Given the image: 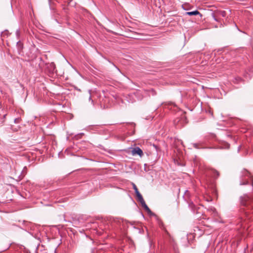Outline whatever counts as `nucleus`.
Masks as SVG:
<instances>
[{
	"label": "nucleus",
	"instance_id": "f257e3e1",
	"mask_svg": "<svg viewBox=\"0 0 253 253\" xmlns=\"http://www.w3.org/2000/svg\"><path fill=\"white\" fill-rule=\"evenodd\" d=\"M240 203L242 206L248 207L249 209L252 207L253 204V198L248 195H244L240 197Z\"/></svg>",
	"mask_w": 253,
	"mask_h": 253
},
{
	"label": "nucleus",
	"instance_id": "f03ea898",
	"mask_svg": "<svg viewBox=\"0 0 253 253\" xmlns=\"http://www.w3.org/2000/svg\"><path fill=\"white\" fill-rule=\"evenodd\" d=\"M132 153L133 155L137 154L140 156L143 155L142 150L138 147H135L132 150Z\"/></svg>",
	"mask_w": 253,
	"mask_h": 253
},
{
	"label": "nucleus",
	"instance_id": "7ed1b4c3",
	"mask_svg": "<svg viewBox=\"0 0 253 253\" xmlns=\"http://www.w3.org/2000/svg\"><path fill=\"white\" fill-rule=\"evenodd\" d=\"M144 91L148 96H154L156 94V92L152 88L150 89H145Z\"/></svg>",
	"mask_w": 253,
	"mask_h": 253
},
{
	"label": "nucleus",
	"instance_id": "20e7f679",
	"mask_svg": "<svg viewBox=\"0 0 253 253\" xmlns=\"http://www.w3.org/2000/svg\"><path fill=\"white\" fill-rule=\"evenodd\" d=\"M185 15H188L189 16L197 15H200L201 16L202 15L197 10L193 11H191V12H186L185 13Z\"/></svg>",
	"mask_w": 253,
	"mask_h": 253
},
{
	"label": "nucleus",
	"instance_id": "39448f33",
	"mask_svg": "<svg viewBox=\"0 0 253 253\" xmlns=\"http://www.w3.org/2000/svg\"><path fill=\"white\" fill-rule=\"evenodd\" d=\"M252 207H253V205H252ZM246 208H247V209L246 210L244 209L243 211L245 212V214L247 218H248L249 219H250L251 217H249V213L250 211H252V212H253V211H252L253 207H252L250 209H249L248 207H246Z\"/></svg>",
	"mask_w": 253,
	"mask_h": 253
},
{
	"label": "nucleus",
	"instance_id": "423d86ee",
	"mask_svg": "<svg viewBox=\"0 0 253 253\" xmlns=\"http://www.w3.org/2000/svg\"><path fill=\"white\" fill-rule=\"evenodd\" d=\"M16 45H17V47L18 51L19 52L21 51L23 48V43L21 41H19L17 42Z\"/></svg>",
	"mask_w": 253,
	"mask_h": 253
},
{
	"label": "nucleus",
	"instance_id": "0eeeda50",
	"mask_svg": "<svg viewBox=\"0 0 253 253\" xmlns=\"http://www.w3.org/2000/svg\"><path fill=\"white\" fill-rule=\"evenodd\" d=\"M217 15L219 17H224L226 16V12L224 10H220L217 12Z\"/></svg>",
	"mask_w": 253,
	"mask_h": 253
},
{
	"label": "nucleus",
	"instance_id": "6e6552de",
	"mask_svg": "<svg viewBox=\"0 0 253 253\" xmlns=\"http://www.w3.org/2000/svg\"><path fill=\"white\" fill-rule=\"evenodd\" d=\"M27 169L26 167H25L21 172V175L19 176V178L22 179L27 173Z\"/></svg>",
	"mask_w": 253,
	"mask_h": 253
},
{
	"label": "nucleus",
	"instance_id": "1a4fd4ad",
	"mask_svg": "<svg viewBox=\"0 0 253 253\" xmlns=\"http://www.w3.org/2000/svg\"><path fill=\"white\" fill-rule=\"evenodd\" d=\"M48 68H50L51 71L53 73L55 71L56 69V66L54 63H51L50 64H49Z\"/></svg>",
	"mask_w": 253,
	"mask_h": 253
},
{
	"label": "nucleus",
	"instance_id": "9d476101",
	"mask_svg": "<svg viewBox=\"0 0 253 253\" xmlns=\"http://www.w3.org/2000/svg\"><path fill=\"white\" fill-rule=\"evenodd\" d=\"M135 194H136V195L138 198V200L140 202L142 200H143V198L142 197V196L141 195V194L140 193V192H139V191H137L136 192H135Z\"/></svg>",
	"mask_w": 253,
	"mask_h": 253
},
{
	"label": "nucleus",
	"instance_id": "9b49d317",
	"mask_svg": "<svg viewBox=\"0 0 253 253\" xmlns=\"http://www.w3.org/2000/svg\"><path fill=\"white\" fill-rule=\"evenodd\" d=\"M242 175L244 176L250 177L251 176V173H250V172L248 170H247L246 169H244L242 171Z\"/></svg>",
	"mask_w": 253,
	"mask_h": 253
},
{
	"label": "nucleus",
	"instance_id": "f8f14e48",
	"mask_svg": "<svg viewBox=\"0 0 253 253\" xmlns=\"http://www.w3.org/2000/svg\"><path fill=\"white\" fill-rule=\"evenodd\" d=\"M140 202L141 204L142 207L145 210H147L149 208V207L146 205L144 200L140 201Z\"/></svg>",
	"mask_w": 253,
	"mask_h": 253
},
{
	"label": "nucleus",
	"instance_id": "ddd939ff",
	"mask_svg": "<svg viewBox=\"0 0 253 253\" xmlns=\"http://www.w3.org/2000/svg\"><path fill=\"white\" fill-rule=\"evenodd\" d=\"M132 185H133V189L134 190L135 192H136L137 191H138V189L137 188V186H136V185L135 184L132 183Z\"/></svg>",
	"mask_w": 253,
	"mask_h": 253
},
{
	"label": "nucleus",
	"instance_id": "4468645a",
	"mask_svg": "<svg viewBox=\"0 0 253 253\" xmlns=\"http://www.w3.org/2000/svg\"><path fill=\"white\" fill-rule=\"evenodd\" d=\"M199 145L200 144H198V143H194V144H193V145L194 147L196 148V149L200 148Z\"/></svg>",
	"mask_w": 253,
	"mask_h": 253
},
{
	"label": "nucleus",
	"instance_id": "2eb2a0df",
	"mask_svg": "<svg viewBox=\"0 0 253 253\" xmlns=\"http://www.w3.org/2000/svg\"><path fill=\"white\" fill-rule=\"evenodd\" d=\"M20 32L19 30H17L16 31V36L19 37L20 36Z\"/></svg>",
	"mask_w": 253,
	"mask_h": 253
},
{
	"label": "nucleus",
	"instance_id": "dca6fc26",
	"mask_svg": "<svg viewBox=\"0 0 253 253\" xmlns=\"http://www.w3.org/2000/svg\"><path fill=\"white\" fill-rule=\"evenodd\" d=\"M147 213L149 214H152V212L151 211V210L148 208L147 210H145Z\"/></svg>",
	"mask_w": 253,
	"mask_h": 253
},
{
	"label": "nucleus",
	"instance_id": "f3484780",
	"mask_svg": "<svg viewBox=\"0 0 253 253\" xmlns=\"http://www.w3.org/2000/svg\"><path fill=\"white\" fill-rule=\"evenodd\" d=\"M248 184V180H246L245 181V182H241L240 183V185H246V184Z\"/></svg>",
	"mask_w": 253,
	"mask_h": 253
},
{
	"label": "nucleus",
	"instance_id": "a211bd4d",
	"mask_svg": "<svg viewBox=\"0 0 253 253\" xmlns=\"http://www.w3.org/2000/svg\"><path fill=\"white\" fill-rule=\"evenodd\" d=\"M154 147H155V148L156 149V150H158V147L155 145H153Z\"/></svg>",
	"mask_w": 253,
	"mask_h": 253
},
{
	"label": "nucleus",
	"instance_id": "6ab92c4d",
	"mask_svg": "<svg viewBox=\"0 0 253 253\" xmlns=\"http://www.w3.org/2000/svg\"><path fill=\"white\" fill-rule=\"evenodd\" d=\"M213 17H214V19L215 20H216V21H217V19L215 17V16H214Z\"/></svg>",
	"mask_w": 253,
	"mask_h": 253
}]
</instances>
